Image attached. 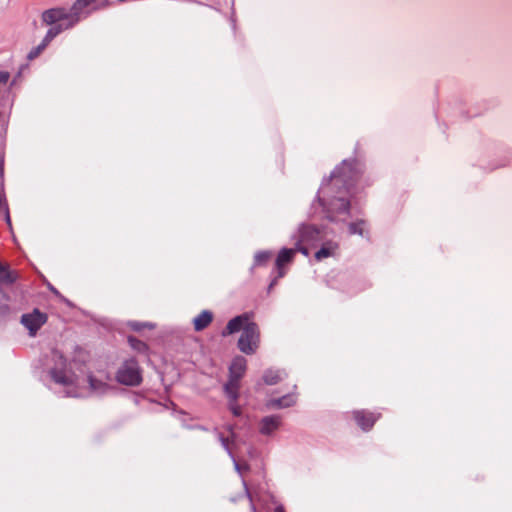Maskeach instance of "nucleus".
<instances>
[{"mask_svg": "<svg viewBox=\"0 0 512 512\" xmlns=\"http://www.w3.org/2000/svg\"><path fill=\"white\" fill-rule=\"evenodd\" d=\"M130 327L135 331H140L144 327V324L139 322H131Z\"/></svg>", "mask_w": 512, "mask_h": 512, "instance_id": "nucleus-26", "label": "nucleus"}, {"mask_svg": "<svg viewBox=\"0 0 512 512\" xmlns=\"http://www.w3.org/2000/svg\"><path fill=\"white\" fill-rule=\"evenodd\" d=\"M108 6H109V2L107 0H105V1H102L99 5L93 7L92 11L99 10V9H104V8H106Z\"/></svg>", "mask_w": 512, "mask_h": 512, "instance_id": "nucleus-27", "label": "nucleus"}, {"mask_svg": "<svg viewBox=\"0 0 512 512\" xmlns=\"http://www.w3.org/2000/svg\"><path fill=\"white\" fill-rule=\"evenodd\" d=\"M299 252L297 247L295 248H282L276 258L275 261V269L277 270V276L270 283L269 289H271L278 281V279L282 278L286 274L285 266L291 264L294 260L296 253Z\"/></svg>", "mask_w": 512, "mask_h": 512, "instance_id": "nucleus-8", "label": "nucleus"}, {"mask_svg": "<svg viewBox=\"0 0 512 512\" xmlns=\"http://www.w3.org/2000/svg\"><path fill=\"white\" fill-rule=\"evenodd\" d=\"M221 442H222V444H223V446H224V447H227V446H228V439H227V438H225V437L221 436Z\"/></svg>", "mask_w": 512, "mask_h": 512, "instance_id": "nucleus-30", "label": "nucleus"}, {"mask_svg": "<svg viewBox=\"0 0 512 512\" xmlns=\"http://www.w3.org/2000/svg\"><path fill=\"white\" fill-rule=\"evenodd\" d=\"M249 316L247 314H241L232 318L226 325V327L222 330L221 334L223 337L229 336L240 330L243 331L246 324H250Z\"/></svg>", "mask_w": 512, "mask_h": 512, "instance_id": "nucleus-12", "label": "nucleus"}, {"mask_svg": "<svg viewBox=\"0 0 512 512\" xmlns=\"http://www.w3.org/2000/svg\"><path fill=\"white\" fill-rule=\"evenodd\" d=\"M213 313L209 310H203L193 319L194 330L199 332L206 329L213 321Z\"/></svg>", "mask_w": 512, "mask_h": 512, "instance_id": "nucleus-15", "label": "nucleus"}, {"mask_svg": "<svg viewBox=\"0 0 512 512\" xmlns=\"http://www.w3.org/2000/svg\"><path fill=\"white\" fill-rule=\"evenodd\" d=\"M128 343L133 350L139 353H145L148 350L147 344L134 336L128 337Z\"/></svg>", "mask_w": 512, "mask_h": 512, "instance_id": "nucleus-23", "label": "nucleus"}, {"mask_svg": "<svg viewBox=\"0 0 512 512\" xmlns=\"http://www.w3.org/2000/svg\"><path fill=\"white\" fill-rule=\"evenodd\" d=\"M282 422V418L279 415H270L264 417L260 422V433L263 435H270L276 431Z\"/></svg>", "mask_w": 512, "mask_h": 512, "instance_id": "nucleus-13", "label": "nucleus"}, {"mask_svg": "<svg viewBox=\"0 0 512 512\" xmlns=\"http://www.w3.org/2000/svg\"><path fill=\"white\" fill-rule=\"evenodd\" d=\"M339 245L334 241L325 242L322 247L315 253V258L318 261L322 259L334 256L336 251L338 250Z\"/></svg>", "mask_w": 512, "mask_h": 512, "instance_id": "nucleus-16", "label": "nucleus"}, {"mask_svg": "<svg viewBox=\"0 0 512 512\" xmlns=\"http://www.w3.org/2000/svg\"><path fill=\"white\" fill-rule=\"evenodd\" d=\"M322 239L321 231L315 225L302 224L295 235H293L294 244L305 256L309 255V249L306 245H314Z\"/></svg>", "mask_w": 512, "mask_h": 512, "instance_id": "nucleus-3", "label": "nucleus"}, {"mask_svg": "<svg viewBox=\"0 0 512 512\" xmlns=\"http://www.w3.org/2000/svg\"><path fill=\"white\" fill-rule=\"evenodd\" d=\"M246 369L247 360L243 356L233 358L229 366L228 381L224 385V392L234 400L237 397V391L240 390L241 380L246 373Z\"/></svg>", "mask_w": 512, "mask_h": 512, "instance_id": "nucleus-2", "label": "nucleus"}, {"mask_svg": "<svg viewBox=\"0 0 512 512\" xmlns=\"http://www.w3.org/2000/svg\"><path fill=\"white\" fill-rule=\"evenodd\" d=\"M229 399V408L231 410V412L233 413L234 416H239L241 414V408L240 406L237 404L238 402V399H239V391H237V397L234 399H232V397L230 395H226Z\"/></svg>", "mask_w": 512, "mask_h": 512, "instance_id": "nucleus-24", "label": "nucleus"}, {"mask_svg": "<svg viewBox=\"0 0 512 512\" xmlns=\"http://www.w3.org/2000/svg\"><path fill=\"white\" fill-rule=\"evenodd\" d=\"M260 341V332L256 323L246 324L238 340V348L241 352L251 355L258 348Z\"/></svg>", "mask_w": 512, "mask_h": 512, "instance_id": "nucleus-6", "label": "nucleus"}, {"mask_svg": "<svg viewBox=\"0 0 512 512\" xmlns=\"http://www.w3.org/2000/svg\"><path fill=\"white\" fill-rule=\"evenodd\" d=\"M97 1L98 0H76L71 7V10L73 11V13L75 15V19L72 22H69L68 24H66L65 25L66 28L70 29L74 25H76L80 21V18H81V15H82L84 9L95 4Z\"/></svg>", "mask_w": 512, "mask_h": 512, "instance_id": "nucleus-14", "label": "nucleus"}, {"mask_svg": "<svg viewBox=\"0 0 512 512\" xmlns=\"http://www.w3.org/2000/svg\"><path fill=\"white\" fill-rule=\"evenodd\" d=\"M4 173V157L0 156V176H3Z\"/></svg>", "mask_w": 512, "mask_h": 512, "instance_id": "nucleus-28", "label": "nucleus"}, {"mask_svg": "<svg viewBox=\"0 0 512 512\" xmlns=\"http://www.w3.org/2000/svg\"><path fill=\"white\" fill-rule=\"evenodd\" d=\"M53 381L66 388L65 396L67 397H82L84 393L79 387L78 378L65 370L53 369L50 372Z\"/></svg>", "mask_w": 512, "mask_h": 512, "instance_id": "nucleus-5", "label": "nucleus"}, {"mask_svg": "<svg viewBox=\"0 0 512 512\" xmlns=\"http://www.w3.org/2000/svg\"><path fill=\"white\" fill-rule=\"evenodd\" d=\"M42 22L45 25L51 27L62 24L66 25L75 19V15L72 10L70 12L62 7L51 8L45 10L41 15Z\"/></svg>", "mask_w": 512, "mask_h": 512, "instance_id": "nucleus-7", "label": "nucleus"}, {"mask_svg": "<svg viewBox=\"0 0 512 512\" xmlns=\"http://www.w3.org/2000/svg\"><path fill=\"white\" fill-rule=\"evenodd\" d=\"M51 290H52V292H53L54 294H56V295L58 294V291H57L55 288H51Z\"/></svg>", "mask_w": 512, "mask_h": 512, "instance_id": "nucleus-32", "label": "nucleus"}, {"mask_svg": "<svg viewBox=\"0 0 512 512\" xmlns=\"http://www.w3.org/2000/svg\"><path fill=\"white\" fill-rule=\"evenodd\" d=\"M116 379L127 386H139L142 383V374L138 361L135 358L126 360L118 369Z\"/></svg>", "mask_w": 512, "mask_h": 512, "instance_id": "nucleus-4", "label": "nucleus"}, {"mask_svg": "<svg viewBox=\"0 0 512 512\" xmlns=\"http://www.w3.org/2000/svg\"><path fill=\"white\" fill-rule=\"evenodd\" d=\"M19 275L16 271L10 270L7 265H2L0 263V283H4L7 285L13 284Z\"/></svg>", "mask_w": 512, "mask_h": 512, "instance_id": "nucleus-18", "label": "nucleus"}, {"mask_svg": "<svg viewBox=\"0 0 512 512\" xmlns=\"http://www.w3.org/2000/svg\"><path fill=\"white\" fill-rule=\"evenodd\" d=\"M48 316L35 308L31 313L21 316V323L28 329L30 336H35L38 330L47 322Z\"/></svg>", "mask_w": 512, "mask_h": 512, "instance_id": "nucleus-9", "label": "nucleus"}, {"mask_svg": "<svg viewBox=\"0 0 512 512\" xmlns=\"http://www.w3.org/2000/svg\"><path fill=\"white\" fill-rule=\"evenodd\" d=\"M67 29L68 28H66V26H64L62 24L50 27V29L47 31L45 37L43 38L42 42L38 46L34 47L28 53L27 58L29 60H34L35 58H37L57 35H59L62 31L67 30Z\"/></svg>", "mask_w": 512, "mask_h": 512, "instance_id": "nucleus-11", "label": "nucleus"}, {"mask_svg": "<svg viewBox=\"0 0 512 512\" xmlns=\"http://www.w3.org/2000/svg\"><path fill=\"white\" fill-rule=\"evenodd\" d=\"M9 77L10 75L8 72H0V84H6Z\"/></svg>", "mask_w": 512, "mask_h": 512, "instance_id": "nucleus-25", "label": "nucleus"}, {"mask_svg": "<svg viewBox=\"0 0 512 512\" xmlns=\"http://www.w3.org/2000/svg\"><path fill=\"white\" fill-rule=\"evenodd\" d=\"M351 415L353 420L363 431L371 430L376 421L381 417V413L365 409L355 410Z\"/></svg>", "mask_w": 512, "mask_h": 512, "instance_id": "nucleus-10", "label": "nucleus"}, {"mask_svg": "<svg viewBox=\"0 0 512 512\" xmlns=\"http://www.w3.org/2000/svg\"><path fill=\"white\" fill-rule=\"evenodd\" d=\"M287 374L283 370L268 369L263 374V381L267 385H275L282 381Z\"/></svg>", "mask_w": 512, "mask_h": 512, "instance_id": "nucleus-17", "label": "nucleus"}, {"mask_svg": "<svg viewBox=\"0 0 512 512\" xmlns=\"http://www.w3.org/2000/svg\"><path fill=\"white\" fill-rule=\"evenodd\" d=\"M275 512H284V509L282 507H277Z\"/></svg>", "mask_w": 512, "mask_h": 512, "instance_id": "nucleus-31", "label": "nucleus"}, {"mask_svg": "<svg viewBox=\"0 0 512 512\" xmlns=\"http://www.w3.org/2000/svg\"><path fill=\"white\" fill-rule=\"evenodd\" d=\"M295 403L294 398L291 395H285L281 398L272 399L267 403L269 408H284L290 407Z\"/></svg>", "mask_w": 512, "mask_h": 512, "instance_id": "nucleus-20", "label": "nucleus"}, {"mask_svg": "<svg viewBox=\"0 0 512 512\" xmlns=\"http://www.w3.org/2000/svg\"><path fill=\"white\" fill-rule=\"evenodd\" d=\"M349 234H358L360 236H367L368 228L367 222L365 220H358L356 222H352L348 225Z\"/></svg>", "mask_w": 512, "mask_h": 512, "instance_id": "nucleus-19", "label": "nucleus"}, {"mask_svg": "<svg viewBox=\"0 0 512 512\" xmlns=\"http://www.w3.org/2000/svg\"><path fill=\"white\" fill-rule=\"evenodd\" d=\"M87 382H88L89 388L92 392L104 393L108 388V385L105 382L96 379L92 375H89L87 377Z\"/></svg>", "mask_w": 512, "mask_h": 512, "instance_id": "nucleus-21", "label": "nucleus"}, {"mask_svg": "<svg viewBox=\"0 0 512 512\" xmlns=\"http://www.w3.org/2000/svg\"><path fill=\"white\" fill-rule=\"evenodd\" d=\"M360 176L361 171L357 164L344 160L333 170L330 179L320 187L318 199L331 221H334L337 215L349 213L348 195L359 181Z\"/></svg>", "mask_w": 512, "mask_h": 512, "instance_id": "nucleus-1", "label": "nucleus"}, {"mask_svg": "<svg viewBox=\"0 0 512 512\" xmlns=\"http://www.w3.org/2000/svg\"><path fill=\"white\" fill-rule=\"evenodd\" d=\"M272 256L273 253L271 251H258L254 256L253 267L266 266Z\"/></svg>", "mask_w": 512, "mask_h": 512, "instance_id": "nucleus-22", "label": "nucleus"}, {"mask_svg": "<svg viewBox=\"0 0 512 512\" xmlns=\"http://www.w3.org/2000/svg\"><path fill=\"white\" fill-rule=\"evenodd\" d=\"M5 218H6L7 223L10 225L11 219H10L9 210H8L7 206L5 207Z\"/></svg>", "mask_w": 512, "mask_h": 512, "instance_id": "nucleus-29", "label": "nucleus"}]
</instances>
